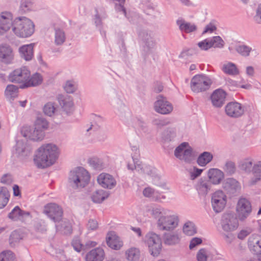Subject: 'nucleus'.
I'll return each mask as SVG.
<instances>
[{
	"mask_svg": "<svg viewBox=\"0 0 261 261\" xmlns=\"http://www.w3.org/2000/svg\"><path fill=\"white\" fill-rule=\"evenodd\" d=\"M59 155V149L56 145L45 144L37 149L34 161L38 168H45L53 165L58 159Z\"/></svg>",
	"mask_w": 261,
	"mask_h": 261,
	"instance_id": "obj_1",
	"label": "nucleus"
},
{
	"mask_svg": "<svg viewBox=\"0 0 261 261\" xmlns=\"http://www.w3.org/2000/svg\"><path fill=\"white\" fill-rule=\"evenodd\" d=\"M34 24L25 17L16 18L13 23L12 30L16 35L25 38L30 36L34 32Z\"/></svg>",
	"mask_w": 261,
	"mask_h": 261,
	"instance_id": "obj_2",
	"label": "nucleus"
},
{
	"mask_svg": "<svg viewBox=\"0 0 261 261\" xmlns=\"http://www.w3.org/2000/svg\"><path fill=\"white\" fill-rule=\"evenodd\" d=\"M90 175L82 167H77L70 172L68 181L70 186L74 189L86 187L89 182Z\"/></svg>",
	"mask_w": 261,
	"mask_h": 261,
	"instance_id": "obj_3",
	"label": "nucleus"
},
{
	"mask_svg": "<svg viewBox=\"0 0 261 261\" xmlns=\"http://www.w3.org/2000/svg\"><path fill=\"white\" fill-rule=\"evenodd\" d=\"M212 81L210 77L203 74L194 76L190 83L192 91L194 93L204 92L210 88Z\"/></svg>",
	"mask_w": 261,
	"mask_h": 261,
	"instance_id": "obj_4",
	"label": "nucleus"
},
{
	"mask_svg": "<svg viewBox=\"0 0 261 261\" xmlns=\"http://www.w3.org/2000/svg\"><path fill=\"white\" fill-rule=\"evenodd\" d=\"M174 156L186 163L190 164L195 160L192 148L188 142H182L174 150Z\"/></svg>",
	"mask_w": 261,
	"mask_h": 261,
	"instance_id": "obj_5",
	"label": "nucleus"
},
{
	"mask_svg": "<svg viewBox=\"0 0 261 261\" xmlns=\"http://www.w3.org/2000/svg\"><path fill=\"white\" fill-rule=\"evenodd\" d=\"M179 219L175 215L161 216L157 221V226L160 230L172 231L177 227Z\"/></svg>",
	"mask_w": 261,
	"mask_h": 261,
	"instance_id": "obj_6",
	"label": "nucleus"
},
{
	"mask_svg": "<svg viewBox=\"0 0 261 261\" xmlns=\"http://www.w3.org/2000/svg\"><path fill=\"white\" fill-rule=\"evenodd\" d=\"M145 242L148 246L151 254L157 256L162 249V241L160 236L153 232H149L145 236Z\"/></svg>",
	"mask_w": 261,
	"mask_h": 261,
	"instance_id": "obj_7",
	"label": "nucleus"
},
{
	"mask_svg": "<svg viewBox=\"0 0 261 261\" xmlns=\"http://www.w3.org/2000/svg\"><path fill=\"white\" fill-rule=\"evenodd\" d=\"M43 213L56 223L59 222L63 218L62 208L55 203H50L45 205L44 207Z\"/></svg>",
	"mask_w": 261,
	"mask_h": 261,
	"instance_id": "obj_8",
	"label": "nucleus"
},
{
	"mask_svg": "<svg viewBox=\"0 0 261 261\" xmlns=\"http://www.w3.org/2000/svg\"><path fill=\"white\" fill-rule=\"evenodd\" d=\"M221 227L226 232H230L236 229L239 222L236 215L233 213H225L221 221Z\"/></svg>",
	"mask_w": 261,
	"mask_h": 261,
	"instance_id": "obj_9",
	"label": "nucleus"
},
{
	"mask_svg": "<svg viewBox=\"0 0 261 261\" xmlns=\"http://www.w3.org/2000/svg\"><path fill=\"white\" fill-rule=\"evenodd\" d=\"M30 71L25 67L16 69L9 74L8 80L12 83L23 85L30 78Z\"/></svg>",
	"mask_w": 261,
	"mask_h": 261,
	"instance_id": "obj_10",
	"label": "nucleus"
},
{
	"mask_svg": "<svg viewBox=\"0 0 261 261\" xmlns=\"http://www.w3.org/2000/svg\"><path fill=\"white\" fill-rule=\"evenodd\" d=\"M226 196L221 190H218L213 194L211 203L213 210L217 213L221 212L226 203Z\"/></svg>",
	"mask_w": 261,
	"mask_h": 261,
	"instance_id": "obj_11",
	"label": "nucleus"
},
{
	"mask_svg": "<svg viewBox=\"0 0 261 261\" xmlns=\"http://www.w3.org/2000/svg\"><path fill=\"white\" fill-rule=\"evenodd\" d=\"M236 211L239 219L244 221L250 214L252 211L250 202L245 198H241L238 202Z\"/></svg>",
	"mask_w": 261,
	"mask_h": 261,
	"instance_id": "obj_12",
	"label": "nucleus"
},
{
	"mask_svg": "<svg viewBox=\"0 0 261 261\" xmlns=\"http://www.w3.org/2000/svg\"><path fill=\"white\" fill-rule=\"evenodd\" d=\"M154 108L156 112L164 115L169 114L173 110L171 103L162 95L157 97V100L154 104Z\"/></svg>",
	"mask_w": 261,
	"mask_h": 261,
	"instance_id": "obj_13",
	"label": "nucleus"
},
{
	"mask_svg": "<svg viewBox=\"0 0 261 261\" xmlns=\"http://www.w3.org/2000/svg\"><path fill=\"white\" fill-rule=\"evenodd\" d=\"M21 133L23 137L35 141L42 140L45 135L44 132L37 128L35 126L34 127H23L21 130Z\"/></svg>",
	"mask_w": 261,
	"mask_h": 261,
	"instance_id": "obj_14",
	"label": "nucleus"
},
{
	"mask_svg": "<svg viewBox=\"0 0 261 261\" xmlns=\"http://www.w3.org/2000/svg\"><path fill=\"white\" fill-rule=\"evenodd\" d=\"M224 190L231 196L238 195L241 191L240 184L233 178H226L222 184Z\"/></svg>",
	"mask_w": 261,
	"mask_h": 261,
	"instance_id": "obj_15",
	"label": "nucleus"
},
{
	"mask_svg": "<svg viewBox=\"0 0 261 261\" xmlns=\"http://www.w3.org/2000/svg\"><path fill=\"white\" fill-rule=\"evenodd\" d=\"M226 114L231 118H237L241 117L244 113V108L237 102H230L225 107Z\"/></svg>",
	"mask_w": 261,
	"mask_h": 261,
	"instance_id": "obj_16",
	"label": "nucleus"
},
{
	"mask_svg": "<svg viewBox=\"0 0 261 261\" xmlns=\"http://www.w3.org/2000/svg\"><path fill=\"white\" fill-rule=\"evenodd\" d=\"M98 183L103 188L112 189L115 187L116 181L110 174L102 173L99 174L97 178Z\"/></svg>",
	"mask_w": 261,
	"mask_h": 261,
	"instance_id": "obj_17",
	"label": "nucleus"
},
{
	"mask_svg": "<svg viewBox=\"0 0 261 261\" xmlns=\"http://www.w3.org/2000/svg\"><path fill=\"white\" fill-rule=\"evenodd\" d=\"M226 93L221 89L215 90L211 95V100L215 108H221L224 104Z\"/></svg>",
	"mask_w": 261,
	"mask_h": 261,
	"instance_id": "obj_18",
	"label": "nucleus"
},
{
	"mask_svg": "<svg viewBox=\"0 0 261 261\" xmlns=\"http://www.w3.org/2000/svg\"><path fill=\"white\" fill-rule=\"evenodd\" d=\"M57 98L60 105L67 114L72 111L73 102L71 96L60 94L58 96Z\"/></svg>",
	"mask_w": 261,
	"mask_h": 261,
	"instance_id": "obj_19",
	"label": "nucleus"
},
{
	"mask_svg": "<svg viewBox=\"0 0 261 261\" xmlns=\"http://www.w3.org/2000/svg\"><path fill=\"white\" fill-rule=\"evenodd\" d=\"M107 245L111 248L119 250L123 245L122 242L114 232H110L106 238Z\"/></svg>",
	"mask_w": 261,
	"mask_h": 261,
	"instance_id": "obj_20",
	"label": "nucleus"
},
{
	"mask_svg": "<svg viewBox=\"0 0 261 261\" xmlns=\"http://www.w3.org/2000/svg\"><path fill=\"white\" fill-rule=\"evenodd\" d=\"M139 35L144 41L146 46L148 48H152L155 46L156 42L154 38L153 32L143 30L140 32Z\"/></svg>",
	"mask_w": 261,
	"mask_h": 261,
	"instance_id": "obj_21",
	"label": "nucleus"
},
{
	"mask_svg": "<svg viewBox=\"0 0 261 261\" xmlns=\"http://www.w3.org/2000/svg\"><path fill=\"white\" fill-rule=\"evenodd\" d=\"M13 59L12 48L7 44L0 46V60L5 63H9Z\"/></svg>",
	"mask_w": 261,
	"mask_h": 261,
	"instance_id": "obj_22",
	"label": "nucleus"
},
{
	"mask_svg": "<svg viewBox=\"0 0 261 261\" xmlns=\"http://www.w3.org/2000/svg\"><path fill=\"white\" fill-rule=\"evenodd\" d=\"M143 194L145 197L151 198L154 201L162 202L163 200L166 199L165 196L161 195L159 192L150 187L145 188L143 190Z\"/></svg>",
	"mask_w": 261,
	"mask_h": 261,
	"instance_id": "obj_23",
	"label": "nucleus"
},
{
	"mask_svg": "<svg viewBox=\"0 0 261 261\" xmlns=\"http://www.w3.org/2000/svg\"><path fill=\"white\" fill-rule=\"evenodd\" d=\"M207 175L210 179L209 181L214 185L220 184L224 177V173L220 170L216 168L210 169Z\"/></svg>",
	"mask_w": 261,
	"mask_h": 261,
	"instance_id": "obj_24",
	"label": "nucleus"
},
{
	"mask_svg": "<svg viewBox=\"0 0 261 261\" xmlns=\"http://www.w3.org/2000/svg\"><path fill=\"white\" fill-rule=\"evenodd\" d=\"M105 257V252L101 248H96L89 252L86 256V261H102Z\"/></svg>",
	"mask_w": 261,
	"mask_h": 261,
	"instance_id": "obj_25",
	"label": "nucleus"
},
{
	"mask_svg": "<svg viewBox=\"0 0 261 261\" xmlns=\"http://www.w3.org/2000/svg\"><path fill=\"white\" fill-rule=\"evenodd\" d=\"M13 27L12 19L10 14L0 15V35H3Z\"/></svg>",
	"mask_w": 261,
	"mask_h": 261,
	"instance_id": "obj_26",
	"label": "nucleus"
},
{
	"mask_svg": "<svg viewBox=\"0 0 261 261\" xmlns=\"http://www.w3.org/2000/svg\"><path fill=\"white\" fill-rule=\"evenodd\" d=\"M254 159L251 157H247L242 160L239 164V169L246 173H251L252 170Z\"/></svg>",
	"mask_w": 261,
	"mask_h": 261,
	"instance_id": "obj_27",
	"label": "nucleus"
},
{
	"mask_svg": "<svg viewBox=\"0 0 261 261\" xmlns=\"http://www.w3.org/2000/svg\"><path fill=\"white\" fill-rule=\"evenodd\" d=\"M43 78L42 75L38 73L33 74L31 77L27 80L24 84L21 85L20 88L23 89L32 86H36L41 84L42 82Z\"/></svg>",
	"mask_w": 261,
	"mask_h": 261,
	"instance_id": "obj_28",
	"label": "nucleus"
},
{
	"mask_svg": "<svg viewBox=\"0 0 261 261\" xmlns=\"http://www.w3.org/2000/svg\"><path fill=\"white\" fill-rule=\"evenodd\" d=\"M56 229L65 234H70L72 232V226L70 222L67 219H63L57 222L56 224Z\"/></svg>",
	"mask_w": 261,
	"mask_h": 261,
	"instance_id": "obj_29",
	"label": "nucleus"
},
{
	"mask_svg": "<svg viewBox=\"0 0 261 261\" xmlns=\"http://www.w3.org/2000/svg\"><path fill=\"white\" fill-rule=\"evenodd\" d=\"M248 245L250 249L254 252L261 251V242L258 235L254 234L250 236L248 239Z\"/></svg>",
	"mask_w": 261,
	"mask_h": 261,
	"instance_id": "obj_30",
	"label": "nucleus"
},
{
	"mask_svg": "<svg viewBox=\"0 0 261 261\" xmlns=\"http://www.w3.org/2000/svg\"><path fill=\"white\" fill-rule=\"evenodd\" d=\"M71 245L76 251L80 252L83 250H86L90 246H95V243L92 242H89L84 245L81 243L79 238L75 237L72 240Z\"/></svg>",
	"mask_w": 261,
	"mask_h": 261,
	"instance_id": "obj_31",
	"label": "nucleus"
},
{
	"mask_svg": "<svg viewBox=\"0 0 261 261\" xmlns=\"http://www.w3.org/2000/svg\"><path fill=\"white\" fill-rule=\"evenodd\" d=\"M21 58L26 61L31 60L33 56V44L25 45L19 48Z\"/></svg>",
	"mask_w": 261,
	"mask_h": 261,
	"instance_id": "obj_32",
	"label": "nucleus"
},
{
	"mask_svg": "<svg viewBox=\"0 0 261 261\" xmlns=\"http://www.w3.org/2000/svg\"><path fill=\"white\" fill-rule=\"evenodd\" d=\"M211 183L207 180H200L197 185V190L199 195L205 196L211 191Z\"/></svg>",
	"mask_w": 261,
	"mask_h": 261,
	"instance_id": "obj_33",
	"label": "nucleus"
},
{
	"mask_svg": "<svg viewBox=\"0 0 261 261\" xmlns=\"http://www.w3.org/2000/svg\"><path fill=\"white\" fill-rule=\"evenodd\" d=\"M15 150L19 155L22 156H28L30 153V149L27 147L25 142L22 140L16 142Z\"/></svg>",
	"mask_w": 261,
	"mask_h": 261,
	"instance_id": "obj_34",
	"label": "nucleus"
},
{
	"mask_svg": "<svg viewBox=\"0 0 261 261\" xmlns=\"http://www.w3.org/2000/svg\"><path fill=\"white\" fill-rule=\"evenodd\" d=\"M109 196V193L103 190H99L94 192L92 196L91 199L93 202L100 203L107 198Z\"/></svg>",
	"mask_w": 261,
	"mask_h": 261,
	"instance_id": "obj_35",
	"label": "nucleus"
},
{
	"mask_svg": "<svg viewBox=\"0 0 261 261\" xmlns=\"http://www.w3.org/2000/svg\"><path fill=\"white\" fill-rule=\"evenodd\" d=\"M163 240L165 244L172 245L179 242V237L176 232L165 233L163 236Z\"/></svg>",
	"mask_w": 261,
	"mask_h": 261,
	"instance_id": "obj_36",
	"label": "nucleus"
},
{
	"mask_svg": "<svg viewBox=\"0 0 261 261\" xmlns=\"http://www.w3.org/2000/svg\"><path fill=\"white\" fill-rule=\"evenodd\" d=\"M18 88L14 85H9L7 86L5 94L8 100H13L18 95Z\"/></svg>",
	"mask_w": 261,
	"mask_h": 261,
	"instance_id": "obj_37",
	"label": "nucleus"
},
{
	"mask_svg": "<svg viewBox=\"0 0 261 261\" xmlns=\"http://www.w3.org/2000/svg\"><path fill=\"white\" fill-rule=\"evenodd\" d=\"M24 234L20 231L16 230L12 231L9 237V244L11 246H15L21 240L23 239Z\"/></svg>",
	"mask_w": 261,
	"mask_h": 261,
	"instance_id": "obj_38",
	"label": "nucleus"
},
{
	"mask_svg": "<svg viewBox=\"0 0 261 261\" xmlns=\"http://www.w3.org/2000/svg\"><path fill=\"white\" fill-rule=\"evenodd\" d=\"M176 137V127H169L165 130L163 138L165 141L169 142L175 141Z\"/></svg>",
	"mask_w": 261,
	"mask_h": 261,
	"instance_id": "obj_39",
	"label": "nucleus"
},
{
	"mask_svg": "<svg viewBox=\"0 0 261 261\" xmlns=\"http://www.w3.org/2000/svg\"><path fill=\"white\" fill-rule=\"evenodd\" d=\"M213 158V156L211 153L205 151L198 156L197 163L200 166H204L212 160Z\"/></svg>",
	"mask_w": 261,
	"mask_h": 261,
	"instance_id": "obj_40",
	"label": "nucleus"
},
{
	"mask_svg": "<svg viewBox=\"0 0 261 261\" xmlns=\"http://www.w3.org/2000/svg\"><path fill=\"white\" fill-rule=\"evenodd\" d=\"M177 24L179 25V29L185 33H189L196 30V27L194 24L187 22L182 20H178Z\"/></svg>",
	"mask_w": 261,
	"mask_h": 261,
	"instance_id": "obj_41",
	"label": "nucleus"
},
{
	"mask_svg": "<svg viewBox=\"0 0 261 261\" xmlns=\"http://www.w3.org/2000/svg\"><path fill=\"white\" fill-rule=\"evenodd\" d=\"M126 258L128 261H138L140 258V252L137 248H130L125 252Z\"/></svg>",
	"mask_w": 261,
	"mask_h": 261,
	"instance_id": "obj_42",
	"label": "nucleus"
},
{
	"mask_svg": "<svg viewBox=\"0 0 261 261\" xmlns=\"http://www.w3.org/2000/svg\"><path fill=\"white\" fill-rule=\"evenodd\" d=\"M222 70L225 73L231 75H236L239 73V71L236 65L231 62L224 64L222 67Z\"/></svg>",
	"mask_w": 261,
	"mask_h": 261,
	"instance_id": "obj_43",
	"label": "nucleus"
},
{
	"mask_svg": "<svg viewBox=\"0 0 261 261\" xmlns=\"http://www.w3.org/2000/svg\"><path fill=\"white\" fill-rule=\"evenodd\" d=\"M9 193L5 187L0 188V209L4 208L8 203L9 199Z\"/></svg>",
	"mask_w": 261,
	"mask_h": 261,
	"instance_id": "obj_44",
	"label": "nucleus"
},
{
	"mask_svg": "<svg viewBox=\"0 0 261 261\" xmlns=\"http://www.w3.org/2000/svg\"><path fill=\"white\" fill-rule=\"evenodd\" d=\"M251 173L255 178V180L252 181L253 184L261 179V160L254 163Z\"/></svg>",
	"mask_w": 261,
	"mask_h": 261,
	"instance_id": "obj_45",
	"label": "nucleus"
},
{
	"mask_svg": "<svg viewBox=\"0 0 261 261\" xmlns=\"http://www.w3.org/2000/svg\"><path fill=\"white\" fill-rule=\"evenodd\" d=\"M48 122L45 118L41 116H37L35 121L34 126L44 132V130L48 128Z\"/></svg>",
	"mask_w": 261,
	"mask_h": 261,
	"instance_id": "obj_46",
	"label": "nucleus"
},
{
	"mask_svg": "<svg viewBox=\"0 0 261 261\" xmlns=\"http://www.w3.org/2000/svg\"><path fill=\"white\" fill-rule=\"evenodd\" d=\"M147 212L154 218H160L163 215H166L165 210L161 206H152L147 210Z\"/></svg>",
	"mask_w": 261,
	"mask_h": 261,
	"instance_id": "obj_47",
	"label": "nucleus"
},
{
	"mask_svg": "<svg viewBox=\"0 0 261 261\" xmlns=\"http://www.w3.org/2000/svg\"><path fill=\"white\" fill-rule=\"evenodd\" d=\"M53 256L58 261H73L72 259L68 256L65 252L61 249H56Z\"/></svg>",
	"mask_w": 261,
	"mask_h": 261,
	"instance_id": "obj_48",
	"label": "nucleus"
},
{
	"mask_svg": "<svg viewBox=\"0 0 261 261\" xmlns=\"http://www.w3.org/2000/svg\"><path fill=\"white\" fill-rule=\"evenodd\" d=\"M183 232L188 236H193L196 233V228L194 223L191 221L186 222L183 226Z\"/></svg>",
	"mask_w": 261,
	"mask_h": 261,
	"instance_id": "obj_49",
	"label": "nucleus"
},
{
	"mask_svg": "<svg viewBox=\"0 0 261 261\" xmlns=\"http://www.w3.org/2000/svg\"><path fill=\"white\" fill-rule=\"evenodd\" d=\"M33 8V3L30 0L22 1L20 4L19 11L21 13H26L31 11Z\"/></svg>",
	"mask_w": 261,
	"mask_h": 261,
	"instance_id": "obj_50",
	"label": "nucleus"
},
{
	"mask_svg": "<svg viewBox=\"0 0 261 261\" xmlns=\"http://www.w3.org/2000/svg\"><path fill=\"white\" fill-rule=\"evenodd\" d=\"M138 171L141 174L148 175H151L153 173V170L151 166L142 164V162L138 166Z\"/></svg>",
	"mask_w": 261,
	"mask_h": 261,
	"instance_id": "obj_51",
	"label": "nucleus"
},
{
	"mask_svg": "<svg viewBox=\"0 0 261 261\" xmlns=\"http://www.w3.org/2000/svg\"><path fill=\"white\" fill-rule=\"evenodd\" d=\"M223 170L227 175H232L236 171L235 163L231 161L226 162L223 167Z\"/></svg>",
	"mask_w": 261,
	"mask_h": 261,
	"instance_id": "obj_52",
	"label": "nucleus"
},
{
	"mask_svg": "<svg viewBox=\"0 0 261 261\" xmlns=\"http://www.w3.org/2000/svg\"><path fill=\"white\" fill-rule=\"evenodd\" d=\"M0 261H15L14 253L10 250H5L0 253Z\"/></svg>",
	"mask_w": 261,
	"mask_h": 261,
	"instance_id": "obj_53",
	"label": "nucleus"
},
{
	"mask_svg": "<svg viewBox=\"0 0 261 261\" xmlns=\"http://www.w3.org/2000/svg\"><path fill=\"white\" fill-rule=\"evenodd\" d=\"M65 40L64 32L61 29H56L55 31V43L57 45H61Z\"/></svg>",
	"mask_w": 261,
	"mask_h": 261,
	"instance_id": "obj_54",
	"label": "nucleus"
},
{
	"mask_svg": "<svg viewBox=\"0 0 261 261\" xmlns=\"http://www.w3.org/2000/svg\"><path fill=\"white\" fill-rule=\"evenodd\" d=\"M210 41L212 47L222 48L224 46V41L219 36L213 37Z\"/></svg>",
	"mask_w": 261,
	"mask_h": 261,
	"instance_id": "obj_55",
	"label": "nucleus"
},
{
	"mask_svg": "<svg viewBox=\"0 0 261 261\" xmlns=\"http://www.w3.org/2000/svg\"><path fill=\"white\" fill-rule=\"evenodd\" d=\"M22 211L19 207V206H15L13 210L9 214L8 217L14 221L19 219L22 217Z\"/></svg>",
	"mask_w": 261,
	"mask_h": 261,
	"instance_id": "obj_56",
	"label": "nucleus"
},
{
	"mask_svg": "<svg viewBox=\"0 0 261 261\" xmlns=\"http://www.w3.org/2000/svg\"><path fill=\"white\" fill-rule=\"evenodd\" d=\"M55 103L51 102H47L43 107V112L48 116H53L55 113Z\"/></svg>",
	"mask_w": 261,
	"mask_h": 261,
	"instance_id": "obj_57",
	"label": "nucleus"
},
{
	"mask_svg": "<svg viewBox=\"0 0 261 261\" xmlns=\"http://www.w3.org/2000/svg\"><path fill=\"white\" fill-rule=\"evenodd\" d=\"M89 163L90 166L96 170H100L104 167V165L102 161L97 158L90 159L89 160Z\"/></svg>",
	"mask_w": 261,
	"mask_h": 261,
	"instance_id": "obj_58",
	"label": "nucleus"
},
{
	"mask_svg": "<svg viewBox=\"0 0 261 261\" xmlns=\"http://www.w3.org/2000/svg\"><path fill=\"white\" fill-rule=\"evenodd\" d=\"M236 50L242 56L247 57L249 55L251 48L245 45H239L236 47Z\"/></svg>",
	"mask_w": 261,
	"mask_h": 261,
	"instance_id": "obj_59",
	"label": "nucleus"
},
{
	"mask_svg": "<svg viewBox=\"0 0 261 261\" xmlns=\"http://www.w3.org/2000/svg\"><path fill=\"white\" fill-rule=\"evenodd\" d=\"M34 228L36 231L41 233H44L47 230L45 222L42 220L36 221L34 224Z\"/></svg>",
	"mask_w": 261,
	"mask_h": 261,
	"instance_id": "obj_60",
	"label": "nucleus"
},
{
	"mask_svg": "<svg viewBox=\"0 0 261 261\" xmlns=\"http://www.w3.org/2000/svg\"><path fill=\"white\" fill-rule=\"evenodd\" d=\"M64 89L67 93H73L76 90L75 82L73 81H67L64 86Z\"/></svg>",
	"mask_w": 261,
	"mask_h": 261,
	"instance_id": "obj_61",
	"label": "nucleus"
},
{
	"mask_svg": "<svg viewBox=\"0 0 261 261\" xmlns=\"http://www.w3.org/2000/svg\"><path fill=\"white\" fill-rule=\"evenodd\" d=\"M207 251L204 248L200 249L197 254L198 261H207Z\"/></svg>",
	"mask_w": 261,
	"mask_h": 261,
	"instance_id": "obj_62",
	"label": "nucleus"
},
{
	"mask_svg": "<svg viewBox=\"0 0 261 261\" xmlns=\"http://www.w3.org/2000/svg\"><path fill=\"white\" fill-rule=\"evenodd\" d=\"M170 123V121L167 119L155 118L152 120V124L158 127H162Z\"/></svg>",
	"mask_w": 261,
	"mask_h": 261,
	"instance_id": "obj_63",
	"label": "nucleus"
},
{
	"mask_svg": "<svg viewBox=\"0 0 261 261\" xmlns=\"http://www.w3.org/2000/svg\"><path fill=\"white\" fill-rule=\"evenodd\" d=\"M253 20L256 23L261 24V4L258 5L255 9V14L253 16Z\"/></svg>",
	"mask_w": 261,
	"mask_h": 261,
	"instance_id": "obj_64",
	"label": "nucleus"
}]
</instances>
